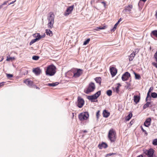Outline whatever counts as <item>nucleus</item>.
Here are the masks:
<instances>
[{
    "instance_id": "f257e3e1",
    "label": "nucleus",
    "mask_w": 157,
    "mask_h": 157,
    "mask_svg": "<svg viewBox=\"0 0 157 157\" xmlns=\"http://www.w3.org/2000/svg\"><path fill=\"white\" fill-rule=\"evenodd\" d=\"M54 18L55 15L54 13L52 12L49 13L48 17V26L49 29H51L53 27Z\"/></svg>"
},
{
    "instance_id": "f03ea898",
    "label": "nucleus",
    "mask_w": 157,
    "mask_h": 157,
    "mask_svg": "<svg viewBox=\"0 0 157 157\" xmlns=\"http://www.w3.org/2000/svg\"><path fill=\"white\" fill-rule=\"evenodd\" d=\"M56 67L53 65H50L48 67L46 73L47 75L49 76L53 75L56 73Z\"/></svg>"
},
{
    "instance_id": "7ed1b4c3",
    "label": "nucleus",
    "mask_w": 157,
    "mask_h": 157,
    "mask_svg": "<svg viewBox=\"0 0 157 157\" xmlns=\"http://www.w3.org/2000/svg\"><path fill=\"white\" fill-rule=\"evenodd\" d=\"M108 137L111 142H114L116 139V133L113 129H111L109 132Z\"/></svg>"
},
{
    "instance_id": "20e7f679",
    "label": "nucleus",
    "mask_w": 157,
    "mask_h": 157,
    "mask_svg": "<svg viewBox=\"0 0 157 157\" xmlns=\"http://www.w3.org/2000/svg\"><path fill=\"white\" fill-rule=\"evenodd\" d=\"M101 91L99 90L92 95L88 96L87 98L90 100L91 102H94V100L97 99L101 94Z\"/></svg>"
},
{
    "instance_id": "39448f33",
    "label": "nucleus",
    "mask_w": 157,
    "mask_h": 157,
    "mask_svg": "<svg viewBox=\"0 0 157 157\" xmlns=\"http://www.w3.org/2000/svg\"><path fill=\"white\" fill-rule=\"evenodd\" d=\"M89 117V113L86 112L80 113L78 116L79 119L82 121L87 120Z\"/></svg>"
},
{
    "instance_id": "423d86ee",
    "label": "nucleus",
    "mask_w": 157,
    "mask_h": 157,
    "mask_svg": "<svg viewBox=\"0 0 157 157\" xmlns=\"http://www.w3.org/2000/svg\"><path fill=\"white\" fill-rule=\"evenodd\" d=\"M95 88V86L94 83L91 82L89 84L85 93L86 94H88L89 93L94 91Z\"/></svg>"
},
{
    "instance_id": "0eeeda50",
    "label": "nucleus",
    "mask_w": 157,
    "mask_h": 157,
    "mask_svg": "<svg viewBox=\"0 0 157 157\" xmlns=\"http://www.w3.org/2000/svg\"><path fill=\"white\" fill-rule=\"evenodd\" d=\"M84 104V101L81 97L78 96V97L77 106L79 108H82Z\"/></svg>"
},
{
    "instance_id": "6e6552de",
    "label": "nucleus",
    "mask_w": 157,
    "mask_h": 157,
    "mask_svg": "<svg viewBox=\"0 0 157 157\" xmlns=\"http://www.w3.org/2000/svg\"><path fill=\"white\" fill-rule=\"evenodd\" d=\"M144 152L147 155L148 157H153L154 151L153 149L151 148L148 150H146Z\"/></svg>"
},
{
    "instance_id": "1a4fd4ad",
    "label": "nucleus",
    "mask_w": 157,
    "mask_h": 157,
    "mask_svg": "<svg viewBox=\"0 0 157 157\" xmlns=\"http://www.w3.org/2000/svg\"><path fill=\"white\" fill-rule=\"evenodd\" d=\"M74 5H72L68 7L66 11L64 12V15L67 16L71 13L74 8Z\"/></svg>"
},
{
    "instance_id": "9d476101",
    "label": "nucleus",
    "mask_w": 157,
    "mask_h": 157,
    "mask_svg": "<svg viewBox=\"0 0 157 157\" xmlns=\"http://www.w3.org/2000/svg\"><path fill=\"white\" fill-rule=\"evenodd\" d=\"M130 76V74L128 72H125L122 76V79L123 81L127 80Z\"/></svg>"
},
{
    "instance_id": "9b49d317",
    "label": "nucleus",
    "mask_w": 157,
    "mask_h": 157,
    "mask_svg": "<svg viewBox=\"0 0 157 157\" xmlns=\"http://www.w3.org/2000/svg\"><path fill=\"white\" fill-rule=\"evenodd\" d=\"M83 73V70L80 69H77V72L75 73L73 75V77L75 78H78Z\"/></svg>"
},
{
    "instance_id": "f8f14e48",
    "label": "nucleus",
    "mask_w": 157,
    "mask_h": 157,
    "mask_svg": "<svg viewBox=\"0 0 157 157\" xmlns=\"http://www.w3.org/2000/svg\"><path fill=\"white\" fill-rule=\"evenodd\" d=\"M132 8V5H128V6L125 7V9L123 11V12L125 13L128 12H130Z\"/></svg>"
},
{
    "instance_id": "ddd939ff",
    "label": "nucleus",
    "mask_w": 157,
    "mask_h": 157,
    "mask_svg": "<svg viewBox=\"0 0 157 157\" xmlns=\"http://www.w3.org/2000/svg\"><path fill=\"white\" fill-rule=\"evenodd\" d=\"M110 71L113 76H115L117 73V70L116 69L113 67L110 68Z\"/></svg>"
},
{
    "instance_id": "4468645a",
    "label": "nucleus",
    "mask_w": 157,
    "mask_h": 157,
    "mask_svg": "<svg viewBox=\"0 0 157 157\" xmlns=\"http://www.w3.org/2000/svg\"><path fill=\"white\" fill-rule=\"evenodd\" d=\"M33 72L36 75H39L41 72V70L39 67H37L33 69Z\"/></svg>"
},
{
    "instance_id": "2eb2a0df",
    "label": "nucleus",
    "mask_w": 157,
    "mask_h": 157,
    "mask_svg": "<svg viewBox=\"0 0 157 157\" xmlns=\"http://www.w3.org/2000/svg\"><path fill=\"white\" fill-rule=\"evenodd\" d=\"M151 121V118H148L146 119L144 123V125L146 127H148L150 125Z\"/></svg>"
},
{
    "instance_id": "dca6fc26",
    "label": "nucleus",
    "mask_w": 157,
    "mask_h": 157,
    "mask_svg": "<svg viewBox=\"0 0 157 157\" xmlns=\"http://www.w3.org/2000/svg\"><path fill=\"white\" fill-rule=\"evenodd\" d=\"M108 147L107 144L104 143L102 142L101 144H100L98 145V147L100 149H102L103 148H105Z\"/></svg>"
},
{
    "instance_id": "f3484780",
    "label": "nucleus",
    "mask_w": 157,
    "mask_h": 157,
    "mask_svg": "<svg viewBox=\"0 0 157 157\" xmlns=\"http://www.w3.org/2000/svg\"><path fill=\"white\" fill-rule=\"evenodd\" d=\"M136 51H133L132 53L129 56V61H132L134 57H135V56L136 55Z\"/></svg>"
},
{
    "instance_id": "a211bd4d",
    "label": "nucleus",
    "mask_w": 157,
    "mask_h": 157,
    "mask_svg": "<svg viewBox=\"0 0 157 157\" xmlns=\"http://www.w3.org/2000/svg\"><path fill=\"white\" fill-rule=\"evenodd\" d=\"M150 36L153 38H154V36L157 38V30H156L152 31L150 33Z\"/></svg>"
},
{
    "instance_id": "6ab92c4d",
    "label": "nucleus",
    "mask_w": 157,
    "mask_h": 157,
    "mask_svg": "<svg viewBox=\"0 0 157 157\" xmlns=\"http://www.w3.org/2000/svg\"><path fill=\"white\" fill-rule=\"evenodd\" d=\"M24 82L29 86H31L33 84V82L32 81H29L28 79L25 80L24 81Z\"/></svg>"
},
{
    "instance_id": "aec40b11",
    "label": "nucleus",
    "mask_w": 157,
    "mask_h": 157,
    "mask_svg": "<svg viewBox=\"0 0 157 157\" xmlns=\"http://www.w3.org/2000/svg\"><path fill=\"white\" fill-rule=\"evenodd\" d=\"M110 115V113L108 112L105 110H104L103 112V115L104 117H107Z\"/></svg>"
},
{
    "instance_id": "412c9836",
    "label": "nucleus",
    "mask_w": 157,
    "mask_h": 157,
    "mask_svg": "<svg viewBox=\"0 0 157 157\" xmlns=\"http://www.w3.org/2000/svg\"><path fill=\"white\" fill-rule=\"evenodd\" d=\"M140 100V97L137 96H134V101L136 103H137Z\"/></svg>"
},
{
    "instance_id": "4be33fe9",
    "label": "nucleus",
    "mask_w": 157,
    "mask_h": 157,
    "mask_svg": "<svg viewBox=\"0 0 157 157\" xmlns=\"http://www.w3.org/2000/svg\"><path fill=\"white\" fill-rule=\"evenodd\" d=\"M46 33L47 35L51 36L53 35V33L50 30V29H47L46 30Z\"/></svg>"
},
{
    "instance_id": "5701e85b",
    "label": "nucleus",
    "mask_w": 157,
    "mask_h": 157,
    "mask_svg": "<svg viewBox=\"0 0 157 157\" xmlns=\"http://www.w3.org/2000/svg\"><path fill=\"white\" fill-rule=\"evenodd\" d=\"M95 81L97 83H98L100 85L101 82V77H96L95 79Z\"/></svg>"
},
{
    "instance_id": "b1692460",
    "label": "nucleus",
    "mask_w": 157,
    "mask_h": 157,
    "mask_svg": "<svg viewBox=\"0 0 157 157\" xmlns=\"http://www.w3.org/2000/svg\"><path fill=\"white\" fill-rule=\"evenodd\" d=\"M59 84L58 82H56L51 83H48L47 85V86H55Z\"/></svg>"
},
{
    "instance_id": "393cba45",
    "label": "nucleus",
    "mask_w": 157,
    "mask_h": 157,
    "mask_svg": "<svg viewBox=\"0 0 157 157\" xmlns=\"http://www.w3.org/2000/svg\"><path fill=\"white\" fill-rule=\"evenodd\" d=\"M33 36L36 37V38H39V40L42 38V36H41L40 33H37L33 34Z\"/></svg>"
},
{
    "instance_id": "a878e982",
    "label": "nucleus",
    "mask_w": 157,
    "mask_h": 157,
    "mask_svg": "<svg viewBox=\"0 0 157 157\" xmlns=\"http://www.w3.org/2000/svg\"><path fill=\"white\" fill-rule=\"evenodd\" d=\"M117 85V86L115 87V91L118 94L119 91V88L121 86V85L119 83H118Z\"/></svg>"
},
{
    "instance_id": "bb28decb",
    "label": "nucleus",
    "mask_w": 157,
    "mask_h": 157,
    "mask_svg": "<svg viewBox=\"0 0 157 157\" xmlns=\"http://www.w3.org/2000/svg\"><path fill=\"white\" fill-rule=\"evenodd\" d=\"M39 40V38H35V39H33V40H32L31 41V42H30L29 44L30 45H31L32 44H33L36 41H37Z\"/></svg>"
},
{
    "instance_id": "cd10ccee",
    "label": "nucleus",
    "mask_w": 157,
    "mask_h": 157,
    "mask_svg": "<svg viewBox=\"0 0 157 157\" xmlns=\"http://www.w3.org/2000/svg\"><path fill=\"white\" fill-rule=\"evenodd\" d=\"M132 113H130V114L127 116L126 118V120L127 121H128L130 120V119L132 117Z\"/></svg>"
},
{
    "instance_id": "c85d7f7f",
    "label": "nucleus",
    "mask_w": 157,
    "mask_h": 157,
    "mask_svg": "<svg viewBox=\"0 0 157 157\" xmlns=\"http://www.w3.org/2000/svg\"><path fill=\"white\" fill-rule=\"evenodd\" d=\"M150 102H147V103L144 105L143 108L144 109H145L146 108L148 107L150 105Z\"/></svg>"
},
{
    "instance_id": "c756f323",
    "label": "nucleus",
    "mask_w": 157,
    "mask_h": 157,
    "mask_svg": "<svg viewBox=\"0 0 157 157\" xmlns=\"http://www.w3.org/2000/svg\"><path fill=\"white\" fill-rule=\"evenodd\" d=\"M126 85L125 86V87L127 89H130V86H131V83L130 82H126Z\"/></svg>"
},
{
    "instance_id": "7c9ffc66",
    "label": "nucleus",
    "mask_w": 157,
    "mask_h": 157,
    "mask_svg": "<svg viewBox=\"0 0 157 157\" xmlns=\"http://www.w3.org/2000/svg\"><path fill=\"white\" fill-rule=\"evenodd\" d=\"M134 73L135 75L136 79H139L140 78V76L139 75L137 74L134 72Z\"/></svg>"
},
{
    "instance_id": "2f4dec72",
    "label": "nucleus",
    "mask_w": 157,
    "mask_h": 157,
    "mask_svg": "<svg viewBox=\"0 0 157 157\" xmlns=\"http://www.w3.org/2000/svg\"><path fill=\"white\" fill-rule=\"evenodd\" d=\"M151 96L153 98H156L157 97V94L155 92L152 93L151 94Z\"/></svg>"
},
{
    "instance_id": "473e14b6",
    "label": "nucleus",
    "mask_w": 157,
    "mask_h": 157,
    "mask_svg": "<svg viewBox=\"0 0 157 157\" xmlns=\"http://www.w3.org/2000/svg\"><path fill=\"white\" fill-rule=\"evenodd\" d=\"M106 93L108 96H110L112 94V91L111 90H108L107 91Z\"/></svg>"
},
{
    "instance_id": "72a5a7b5",
    "label": "nucleus",
    "mask_w": 157,
    "mask_h": 157,
    "mask_svg": "<svg viewBox=\"0 0 157 157\" xmlns=\"http://www.w3.org/2000/svg\"><path fill=\"white\" fill-rule=\"evenodd\" d=\"M90 40V38H88V39H87L86 40H85L83 44L84 45H86V44H88L89 43V42Z\"/></svg>"
},
{
    "instance_id": "f704fd0d",
    "label": "nucleus",
    "mask_w": 157,
    "mask_h": 157,
    "mask_svg": "<svg viewBox=\"0 0 157 157\" xmlns=\"http://www.w3.org/2000/svg\"><path fill=\"white\" fill-rule=\"evenodd\" d=\"M39 58V57L38 56H34L32 57V59L34 60H37Z\"/></svg>"
},
{
    "instance_id": "c9c22d12",
    "label": "nucleus",
    "mask_w": 157,
    "mask_h": 157,
    "mask_svg": "<svg viewBox=\"0 0 157 157\" xmlns=\"http://www.w3.org/2000/svg\"><path fill=\"white\" fill-rule=\"evenodd\" d=\"M150 93L148 92L147 97L146 99V101H147V100H148V98H149L150 100L151 99V97L150 95Z\"/></svg>"
},
{
    "instance_id": "e433bc0d",
    "label": "nucleus",
    "mask_w": 157,
    "mask_h": 157,
    "mask_svg": "<svg viewBox=\"0 0 157 157\" xmlns=\"http://www.w3.org/2000/svg\"><path fill=\"white\" fill-rule=\"evenodd\" d=\"M15 59V58L14 57H10L9 58L7 57V59H6V60L7 61H9L10 60H14Z\"/></svg>"
},
{
    "instance_id": "4c0bfd02",
    "label": "nucleus",
    "mask_w": 157,
    "mask_h": 157,
    "mask_svg": "<svg viewBox=\"0 0 157 157\" xmlns=\"http://www.w3.org/2000/svg\"><path fill=\"white\" fill-rule=\"evenodd\" d=\"M152 144L153 145H157V139H155L153 140Z\"/></svg>"
},
{
    "instance_id": "58836bf2",
    "label": "nucleus",
    "mask_w": 157,
    "mask_h": 157,
    "mask_svg": "<svg viewBox=\"0 0 157 157\" xmlns=\"http://www.w3.org/2000/svg\"><path fill=\"white\" fill-rule=\"evenodd\" d=\"M99 112H100L99 111H98L96 113V117H97V120L98 119L100 115Z\"/></svg>"
},
{
    "instance_id": "ea45409f",
    "label": "nucleus",
    "mask_w": 157,
    "mask_h": 157,
    "mask_svg": "<svg viewBox=\"0 0 157 157\" xmlns=\"http://www.w3.org/2000/svg\"><path fill=\"white\" fill-rule=\"evenodd\" d=\"M141 130L143 131V132H144L145 133V134H146V135H147V132L144 129V128H143L142 126H141Z\"/></svg>"
},
{
    "instance_id": "a19ab883",
    "label": "nucleus",
    "mask_w": 157,
    "mask_h": 157,
    "mask_svg": "<svg viewBox=\"0 0 157 157\" xmlns=\"http://www.w3.org/2000/svg\"><path fill=\"white\" fill-rule=\"evenodd\" d=\"M106 28V27L105 26H104L102 27H98V30L99 31V30H102V29H105Z\"/></svg>"
},
{
    "instance_id": "79ce46f5",
    "label": "nucleus",
    "mask_w": 157,
    "mask_h": 157,
    "mask_svg": "<svg viewBox=\"0 0 157 157\" xmlns=\"http://www.w3.org/2000/svg\"><path fill=\"white\" fill-rule=\"evenodd\" d=\"M6 76L8 78H10L13 76V75L12 74H6Z\"/></svg>"
},
{
    "instance_id": "37998d69",
    "label": "nucleus",
    "mask_w": 157,
    "mask_h": 157,
    "mask_svg": "<svg viewBox=\"0 0 157 157\" xmlns=\"http://www.w3.org/2000/svg\"><path fill=\"white\" fill-rule=\"evenodd\" d=\"M154 57L155 59V61L157 62V51L154 55Z\"/></svg>"
},
{
    "instance_id": "c03bdc74",
    "label": "nucleus",
    "mask_w": 157,
    "mask_h": 157,
    "mask_svg": "<svg viewBox=\"0 0 157 157\" xmlns=\"http://www.w3.org/2000/svg\"><path fill=\"white\" fill-rule=\"evenodd\" d=\"M116 154L115 153H110L107 154V156H111L112 155H115Z\"/></svg>"
},
{
    "instance_id": "a18cd8bd",
    "label": "nucleus",
    "mask_w": 157,
    "mask_h": 157,
    "mask_svg": "<svg viewBox=\"0 0 157 157\" xmlns=\"http://www.w3.org/2000/svg\"><path fill=\"white\" fill-rule=\"evenodd\" d=\"M116 28H117L116 27L114 26L113 28L111 29V31L114 32L115 30L116 29Z\"/></svg>"
},
{
    "instance_id": "49530a36",
    "label": "nucleus",
    "mask_w": 157,
    "mask_h": 157,
    "mask_svg": "<svg viewBox=\"0 0 157 157\" xmlns=\"http://www.w3.org/2000/svg\"><path fill=\"white\" fill-rule=\"evenodd\" d=\"M153 90V88L152 87H150V89H149V90L148 92H149V93H150L151 92V91L152 90Z\"/></svg>"
},
{
    "instance_id": "de8ad7c7",
    "label": "nucleus",
    "mask_w": 157,
    "mask_h": 157,
    "mask_svg": "<svg viewBox=\"0 0 157 157\" xmlns=\"http://www.w3.org/2000/svg\"><path fill=\"white\" fill-rule=\"evenodd\" d=\"M101 3L103 5H104V6L105 7V6H106V3L105 2H101Z\"/></svg>"
},
{
    "instance_id": "09e8293b",
    "label": "nucleus",
    "mask_w": 157,
    "mask_h": 157,
    "mask_svg": "<svg viewBox=\"0 0 157 157\" xmlns=\"http://www.w3.org/2000/svg\"><path fill=\"white\" fill-rule=\"evenodd\" d=\"M4 82H2L0 83V87L3 86L4 85Z\"/></svg>"
},
{
    "instance_id": "8fccbe9b",
    "label": "nucleus",
    "mask_w": 157,
    "mask_h": 157,
    "mask_svg": "<svg viewBox=\"0 0 157 157\" xmlns=\"http://www.w3.org/2000/svg\"><path fill=\"white\" fill-rule=\"evenodd\" d=\"M8 2V1H6V2H5L2 4V5L3 6V5H6L7 3Z\"/></svg>"
},
{
    "instance_id": "3c124183",
    "label": "nucleus",
    "mask_w": 157,
    "mask_h": 157,
    "mask_svg": "<svg viewBox=\"0 0 157 157\" xmlns=\"http://www.w3.org/2000/svg\"><path fill=\"white\" fill-rule=\"evenodd\" d=\"M153 64L156 68H157V63H153Z\"/></svg>"
},
{
    "instance_id": "603ef678",
    "label": "nucleus",
    "mask_w": 157,
    "mask_h": 157,
    "mask_svg": "<svg viewBox=\"0 0 157 157\" xmlns=\"http://www.w3.org/2000/svg\"><path fill=\"white\" fill-rule=\"evenodd\" d=\"M93 29L94 30H95L96 31H99L98 29V27H97L96 28H95V29Z\"/></svg>"
},
{
    "instance_id": "864d4df0",
    "label": "nucleus",
    "mask_w": 157,
    "mask_h": 157,
    "mask_svg": "<svg viewBox=\"0 0 157 157\" xmlns=\"http://www.w3.org/2000/svg\"><path fill=\"white\" fill-rule=\"evenodd\" d=\"M16 0H15L14 1H12V2H11V3H10V4H9V5H10V4H13L14 2H16Z\"/></svg>"
},
{
    "instance_id": "5fc2aeb1",
    "label": "nucleus",
    "mask_w": 157,
    "mask_h": 157,
    "mask_svg": "<svg viewBox=\"0 0 157 157\" xmlns=\"http://www.w3.org/2000/svg\"><path fill=\"white\" fill-rule=\"evenodd\" d=\"M119 23H118V22H117L114 25V26H115L116 27H117V25H118Z\"/></svg>"
},
{
    "instance_id": "6e6d98bb",
    "label": "nucleus",
    "mask_w": 157,
    "mask_h": 157,
    "mask_svg": "<svg viewBox=\"0 0 157 157\" xmlns=\"http://www.w3.org/2000/svg\"><path fill=\"white\" fill-rule=\"evenodd\" d=\"M121 20H122L121 18H120L119 19L118 21L117 22L118 23H119L121 21Z\"/></svg>"
},
{
    "instance_id": "4d7b16f0",
    "label": "nucleus",
    "mask_w": 157,
    "mask_h": 157,
    "mask_svg": "<svg viewBox=\"0 0 157 157\" xmlns=\"http://www.w3.org/2000/svg\"><path fill=\"white\" fill-rule=\"evenodd\" d=\"M3 57H2L1 58V60H0V62L2 61V60H3Z\"/></svg>"
},
{
    "instance_id": "13d9d810",
    "label": "nucleus",
    "mask_w": 157,
    "mask_h": 157,
    "mask_svg": "<svg viewBox=\"0 0 157 157\" xmlns=\"http://www.w3.org/2000/svg\"><path fill=\"white\" fill-rule=\"evenodd\" d=\"M137 157H143V156L142 155H139Z\"/></svg>"
},
{
    "instance_id": "bf43d9fd",
    "label": "nucleus",
    "mask_w": 157,
    "mask_h": 157,
    "mask_svg": "<svg viewBox=\"0 0 157 157\" xmlns=\"http://www.w3.org/2000/svg\"><path fill=\"white\" fill-rule=\"evenodd\" d=\"M3 5H2V4L0 5V9H1V8H2L3 7Z\"/></svg>"
},
{
    "instance_id": "052dcab7",
    "label": "nucleus",
    "mask_w": 157,
    "mask_h": 157,
    "mask_svg": "<svg viewBox=\"0 0 157 157\" xmlns=\"http://www.w3.org/2000/svg\"><path fill=\"white\" fill-rule=\"evenodd\" d=\"M155 15L157 18V11H156V13H155Z\"/></svg>"
},
{
    "instance_id": "680f3d73",
    "label": "nucleus",
    "mask_w": 157,
    "mask_h": 157,
    "mask_svg": "<svg viewBox=\"0 0 157 157\" xmlns=\"http://www.w3.org/2000/svg\"><path fill=\"white\" fill-rule=\"evenodd\" d=\"M140 1H143V2H145L147 0H140Z\"/></svg>"
},
{
    "instance_id": "e2e57ef3",
    "label": "nucleus",
    "mask_w": 157,
    "mask_h": 157,
    "mask_svg": "<svg viewBox=\"0 0 157 157\" xmlns=\"http://www.w3.org/2000/svg\"><path fill=\"white\" fill-rule=\"evenodd\" d=\"M84 132H87V131H86V130H84Z\"/></svg>"
},
{
    "instance_id": "0e129e2a",
    "label": "nucleus",
    "mask_w": 157,
    "mask_h": 157,
    "mask_svg": "<svg viewBox=\"0 0 157 157\" xmlns=\"http://www.w3.org/2000/svg\"><path fill=\"white\" fill-rule=\"evenodd\" d=\"M42 36V37H44V36Z\"/></svg>"
}]
</instances>
